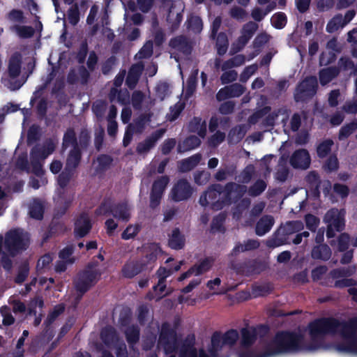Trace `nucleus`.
Instances as JSON below:
<instances>
[{
	"label": "nucleus",
	"instance_id": "052dcab7",
	"mask_svg": "<svg viewBox=\"0 0 357 357\" xmlns=\"http://www.w3.org/2000/svg\"><path fill=\"white\" fill-rule=\"evenodd\" d=\"M132 319V312L130 308L123 309L121 311L119 318V323L121 327H128Z\"/></svg>",
	"mask_w": 357,
	"mask_h": 357
},
{
	"label": "nucleus",
	"instance_id": "09e8293b",
	"mask_svg": "<svg viewBox=\"0 0 357 357\" xmlns=\"http://www.w3.org/2000/svg\"><path fill=\"white\" fill-rule=\"evenodd\" d=\"M75 247L73 245H68L64 248L61 250L59 252V257L62 259L67 261L69 264H73L75 262V259L71 257L74 253Z\"/></svg>",
	"mask_w": 357,
	"mask_h": 357
},
{
	"label": "nucleus",
	"instance_id": "c756f323",
	"mask_svg": "<svg viewBox=\"0 0 357 357\" xmlns=\"http://www.w3.org/2000/svg\"><path fill=\"white\" fill-rule=\"evenodd\" d=\"M202 160L200 153L194 154L180 161L178 169L181 172L185 173L196 167Z\"/></svg>",
	"mask_w": 357,
	"mask_h": 357
},
{
	"label": "nucleus",
	"instance_id": "774afa93",
	"mask_svg": "<svg viewBox=\"0 0 357 357\" xmlns=\"http://www.w3.org/2000/svg\"><path fill=\"white\" fill-rule=\"evenodd\" d=\"M306 227L312 232H315L319 225V218L312 214H307L305 216Z\"/></svg>",
	"mask_w": 357,
	"mask_h": 357
},
{
	"label": "nucleus",
	"instance_id": "f03ea898",
	"mask_svg": "<svg viewBox=\"0 0 357 357\" xmlns=\"http://www.w3.org/2000/svg\"><path fill=\"white\" fill-rule=\"evenodd\" d=\"M305 348L304 336L301 333L289 331L278 332L271 343L259 357H271L278 354L301 351Z\"/></svg>",
	"mask_w": 357,
	"mask_h": 357
},
{
	"label": "nucleus",
	"instance_id": "338daca9",
	"mask_svg": "<svg viewBox=\"0 0 357 357\" xmlns=\"http://www.w3.org/2000/svg\"><path fill=\"white\" fill-rule=\"evenodd\" d=\"M258 29V25L254 22H249L243 26L241 34L251 39Z\"/></svg>",
	"mask_w": 357,
	"mask_h": 357
},
{
	"label": "nucleus",
	"instance_id": "c03bdc74",
	"mask_svg": "<svg viewBox=\"0 0 357 357\" xmlns=\"http://www.w3.org/2000/svg\"><path fill=\"white\" fill-rule=\"evenodd\" d=\"M151 121L150 114H141L137 119H136L133 123H129L132 126V130L136 133H142L145 129L146 124Z\"/></svg>",
	"mask_w": 357,
	"mask_h": 357
},
{
	"label": "nucleus",
	"instance_id": "13d9d810",
	"mask_svg": "<svg viewBox=\"0 0 357 357\" xmlns=\"http://www.w3.org/2000/svg\"><path fill=\"white\" fill-rule=\"evenodd\" d=\"M270 36L266 33H259L252 42L254 50L261 51L262 47L269 41Z\"/></svg>",
	"mask_w": 357,
	"mask_h": 357
},
{
	"label": "nucleus",
	"instance_id": "ddd939ff",
	"mask_svg": "<svg viewBox=\"0 0 357 357\" xmlns=\"http://www.w3.org/2000/svg\"><path fill=\"white\" fill-rule=\"evenodd\" d=\"M345 212L337 208L329 209L324 217V221L327 225L334 227L337 231L341 232L345 227Z\"/></svg>",
	"mask_w": 357,
	"mask_h": 357
},
{
	"label": "nucleus",
	"instance_id": "a18cd8bd",
	"mask_svg": "<svg viewBox=\"0 0 357 357\" xmlns=\"http://www.w3.org/2000/svg\"><path fill=\"white\" fill-rule=\"evenodd\" d=\"M344 26V20L342 15L338 14L335 15L326 25V31L332 33L337 31L340 28Z\"/></svg>",
	"mask_w": 357,
	"mask_h": 357
},
{
	"label": "nucleus",
	"instance_id": "b1692460",
	"mask_svg": "<svg viewBox=\"0 0 357 357\" xmlns=\"http://www.w3.org/2000/svg\"><path fill=\"white\" fill-rule=\"evenodd\" d=\"M22 56L18 52L14 53L9 59L8 65V76L11 79L17 78L21 73Z\"/></svg>",
	"mask_w": 357,
	"mask_h": 357
},
{
	"label": "nucleus",
	"instance_id": "473e14b6",
	"mask_svg": "<svg viewBox=\"0 0 357 357\" xmlns=\"http://www.w3.org/2000/svg\"><path fill=\"white\" fill-rule=\"evenodd\" d=\"M54 150V147L52 144H49L47 146L43 147L35 146L31 150V159L41 161V160H45L49 155L52 153Z\"/></svg>",
	"mask_w": 357,
	"mask_h": 357
},
{
	"label": "nucleus",
	"instance_id": "bb28decb",
	"mask_svg": "<svg viewBox=\"0 0 357 357\" xmlns=\"http://www.w3.org/2000/svg\"><path fill=\"white\" fill-rule=\"evenodd\" d=\"M340 72V68L336 66H331L321 69L319 72V79L321 85L325 86L330 83L339 75Z\"/></svg>",
	"mask_w": 357,
	"mask_h": 357
},
{
	"label": "nucleus",
	"instance_id": "4c0bfd02",
	"mask_svg": "<svg viewBox=\"0 0 357 357\" xmlns=\"http://www.w3.org/2000/svg\"><path fill=\"white\" fill-rule=\"evenodd\" d=\"M44 210L43 204L39 199H36L29 206V214L31 218L41 220L43 218Z\"/></svg>",
	"mask_w": 357,
	"mask_h": 357
},
{
	"label": "nucleus",
	"instance_id": "1a4fd4ad",
	"mask_svg": "<svg viewBox=\"0 0 357 357\" xmlns=\"http://www.w3.org/2000/svg\"><path fill=\"white\" fill-rule=\"evenodd\" d=\"M269 331V327L267 325L260 324L257 327L250 326L243 327L241 329L240 344L243 348H250L256 342L258 335L264 337Z\"/></svg>",
	"mask_w": 357,
	"mask_h": 357
},
{
	"label": "nucleus",
	"instance_id": "9d476101",
	"mask_svg": "<svg viewBox=\"0 0 357 357\" xmlns=\"http://www.w3.org/2000/svg\"><path fill=\"white\" fill-rule=\"evenodd\" d=\"M206 195L210 201L211 208L213 211H219L222 209L227 204L225 200L226 191H225V186L221 184H213L206 191Z\"/></svg>",
	"mask_w": 357,
	"mask_h": 357
},
{
	"label": "nucleus",
	"instance_id": "0eeeda50",
	"mask_svg": "<svg viewBox=\"0 0 357 357\" xmlns=\"http://www.w3.org/2000/svg\"><path fill=\"white\" fill-rule=\"evenodd\" d=\"M177 333L171 324L165 321L161 324L158 344L161 346L166 354L173 353L176 348Z\"/></svg>",
	"mask_w": 357,
	"mask_h": 357
},
{
	"label": "nucleus",
	"instance_id": "4468645a",
	"mask_svg": "<svg viewBox=\"0 0 357 357\" xmlns=\"http://www.w3.org/2000/svg\"><path fill=\"white\" fill-rule=\"evenodd\" d=\"M169 46L185 56L190 55L193 50L192 41L185 35H179L171 38Z\"/></svg>",
	"mask_w": 357,
	"mask_h": 357
},
{
	"label": "nucleus",
	"instance_id": "e2e57ef3",
	"mask_svg": "<svg viewBox=\"0 0 357 357\" xmlns=\"http://www.w3.org/2000/svg\"><path fill=\"white\" fill-rule=\"evenodd\" d=\"M236 172V167H229L226 169H220L214 174V178L218 181H222L227 179V176H232Z\"/></svg>",
	"mask_w": 357,
	"mask_h": 357
},
{
	"label": "nucleus",
	"instance_id": "5fc2aeb1",
	"mask_svg": "<svg viewBox=\"0 0 357 357\" xmlns=\"http://www.w3.org/2000/svg\"><path fill=\"white\" fill-rule=\"evenodd\" d=\"M210 172L205 170H198L194 173L195 183L199 185H206L210 180Z\"/></svg>",
	"mask_w": 357,
	"mask_h": 357
},
{
	"label": "nucleus",
	"instance_id": "bf43d9fd",
	"mask_svg": "<svg viewBox=\"0 0 357 357\" xmlns=\"http://www.w3.org/2000/svg\"><path fill=\"white\" fill-rule=\"evenodd\" d=\"M197 82V70L192 73L186 82V96H191L195 91Z\"/></svg>",
	"mask_w": 357,
	"mask_h": 357
},
{
	"label": "nucleus",
	"instance_id": "f257e3e1",
	"mask_svg": "<svg viewBox=\"0 0 357 357\" xmlns=\"http://www.w3.org/2000/svg\"><path fill=\"white\" fill-rule=\"evenodd\" d=\"M309 334L312 340L320 335L340 333L342 337L349 340L346 344L339 347V349L347 352L357 350L356 335L357 332V317L348 321H339L334 317L317 319L308 324Z\"/></svg>",
	"mask_w": 357,
	"mask_h": 357
},
{
	"label": "nucleus",
	"instance_id": "37998d69",
	"mask_svg": "<svg viewBox=\"0 0 357 357\" xmlns=\"http://www.w3.org/2000/svg\"><path fill=\"white\" fill-rule=\"evenodd\" d=\"M75 169L65 166L64 169L58 176V184L61 188H65L69 183L70 179L75 173Z\"/></svg>",
	"mask_w": 357,
	"mask_h": 357
},
{
	"label": "nucleus",
	"instance_id": "f3484780",
	"mask_svg": "<svg viewBox=\"0 0 357 357\" xmlns=\"http://www.w3.org/2000/svg\"><path fill=\"white\" fill-rule=\"evenodd\" d=\"M146 268L143 260L137 259L126 262L122 267V275L126 278H133Z\"/></svg>",
	"mask_w": 357,
	"mask_h": 357
},
{
	"label": "nucleus",
	"instance_id": "412c9836",
	"mask_svg": "<svg viewBox=\"0 0 357 357\" xmlns=\"http://www.w3.org/2000/svg\"><path fill=\"white\" fill-rule=\"evenodd\" d=\"M144 70V66L141 63L132 65L128 70L126 79V84L130 89H133L139 82V79Z\"/></svg>",
	"mask_w": 357,
	"mask_h": 357
},
{
	"label": "nucleus",
	"instance_id": "49530a36",
	"mask_svg": "<svg viewBox=\"0 0 357 357\" xmlns=\"http://www.w3.org/2000/svg\"><path fill=\"white\" fill-rule=\"evenodd\" d=\"M271 22L272 26L277 29H283L287 22V17L284 13L278 12L275 13L271 19Z\"/></svg>",
	"mask_w": 357,
	"mask_h": 357
},
{
	"label": "nucleus",
	"instance_id": "a211bd4d",
	"mask_svg": "<svg viewBox=\"0 0 357 357\" xmlns=\"http://www.w3.org/2000/svg\"><path fill=\"white\" fill-rule=\"evenodd\" d=\"M92 227L91 221L86 213H82L75 222L74 233L75 236L83 238L86 236Z\"/></svg>",
	"mask_w": 357,
	"mask_h": 357
},
{
	"label": "nucleus",
	"instance_id": "8fccbe9b",
	"mask_svg": "<svg viewBox=\"0 0 357 357\" xmlns=\"http://www.w3.org/2000/svg\"><path fill=\"white\" fill-rule=\"evenodd\" d=\"M223 339V343L225 345L234 346L238 339L239 338V334L236 329H230L225 332L223 335L222 334Z\"/></svg>",
	"mask_w": 357,
	"mask_h": 357
},
{
	"label": "nucleus",
	"instance_id": "72a5a7b5",
	"mask_svg": "<svg viewBox=\"0 0 357 357\" xmlns=\"http://www.w3.org/2000/svg\"><path fill=\"white\" fill-rule=\"evenodd\" d=\"M178 357H209L204 349H200L199 354L195 347L191 344H183L179 351Z\"/></svg>",
	"mask_w": 357,
	"mask_h": 357
},
{
	"label": "nucleus",
	"instance_id": "79ce46f5",
	"mask_svg": "<svg viewBox=\"0 0 357 357\" xmlns=\"http://www.w3.org/2000/svg\"><path fill=\"white\" fill-rule=\"evenodd\" d=\"M334 142L331 139H326L320 142L317 146V154L319 158H325L331 151Z\"/></svg>",
	"mask_w": 357,
	"mask_h": 357
},
{
	"label": "nucleus",
	"instance_id": "20e7f679",
	"mask_svg": "<svg viewBox=\"0 0 357 357\" xmlns=\"http://www.w3.org/2000/svg\"><path fill=\"white\" fill-rule=\"evenodd\" d=\"M70 146L72 149L67 155L66 166L76 170L80 164L82 152L78 144L76 132L73 128H68L63 137L62 149H66Z\"/></svg>",
	"mask_w": 357,
	"mask_h": 357
},
{
	"label": "nucleus",
	"instance_id": "58836bf2",
	"mask_svg": "<svg viewBox=\"0 0 357 357\" xmlns=\"http://www.w3.org/2000/svg\"><path fill=\"white\" fill-rule=\"evenodd\" d=\"M11 30L15 31L20 38H31L34 36L35 29L31 26L14 25Z\"/></svg>",
	"mask_w": 357,
	"mask_h": 357
},
{
	"label": "nucleus",
	"instance_id": "603ef678",
	"mask_svg": "<svg viewBox=\"0 0 357 357\" xmlns=\"http://www.w3.org/2000/svg\"><path fill=\"white\" fill-rule=\"evenodd\" d=\"M250 205V200L248 198L242 199L235 206L233 211V217L240 218L244 211L248 209Z\"/></svg>",
	"mask_w": 357,
	"mask_h": 357
},
{
	"label": "nucleus",
	"instance_id": "6e6552de",
	"mask_svg": "<svg viewBox=\"0 0 357 357\" xmlns=\"http://www.w3.org/2000/svg\"><path fill=\"white\" fill-rule=\"evenodd\" d=\"M318 88L317 79L315 76H308L301 82L296 86L294 95L296 102H303L312 98Z\"/></svg>",
	"mask_w": 357,
	"mask_h": 357
},
{
	"label": "nucleus",
	"instance_id": "f704fd0d",
	"mask_svg": "<svg viewBox=\"0 0 357 357\" xmlns=\"http://www.w3.org/2000/svg\"><path fill=\"white\" fill-rule=\"evenodd\" d=\"M162 252L161 248L158 243H151L148 246V252L140 260H143L145 266L147 267L149 264L155 262L157 260L158 255Z\"/></svg>",
	"mask_w": 357,
	"mask_h": 357
},
{
	"label": "nucleus",
	"instance_id": "2f4dec72",
	"mask_svg": "<svg viewBox=\"0 0 357 357\" xmlns=\"http://www.w3.org/2000/svg\"><path fill=\"white\" fill-rule=\"evenodd\" d=\"M224 345L225 344L223 343L221 332H214L211 336V346L208 348L211 356L218 357V352L222 350Z\"/></svg>",
	"mask_w": 357,
	"mask_h": 357
},
{
	"label": "nucleus",
	"instance_id": "6ab92c4d",
	"mask_svg": "<svg viewBox=\"0 0 357 357\" xmlns=\"http://www.w3.org/2000/svg\"><path fill=\"white\" fill-rule=\"evenodd\" d=\"M305 181L311 195L317 199L320 197L321 179L319 174L316 171H310L305 176Z\"/></svg>",
	"mask_w": 357,
	"mask_h": 357
},
{
	"label": "nucleus",
	"instance_id": "393cba45",
	"mask_svg": "<svg viewBox=\"0 0 357 357\" xmlns=\"http://www.w3.org/2000/svg\"><path fill=\"white\" fill-rule=\"evenodd\" d=\"M100 339L106 347L111 348L117 342L119 338L115 328L112 326H107L101 330Z\"/></svg>",
	"mask_w": 357,
	"mask_h": 357
},
{
	"label": "nucleus",
	"instance_id": "7ed1b4c3",
	"mask_svg": "<svg viewBox=\"0 0 357 357\" xmlns=\"http://www.w3.org/2000/svg\"><path fill=\"white\" fill-rule=\"evenodd\" d=\"M99 263L93 260L87 264L85 268L78 273L75 287L82 295L87 292L99 280L102 273L96 269Z\"/></svg>",
	"mask_w": 357,
	"mask_h": 357
},
{
	"label": "nucleus",
	"instance_id": "c85d7f7f",
	"mask_svg": "<svg viewBox=\"0 0 357 357\" xmlns=\"http://www.w3.org/2000/svg\"><path fill=\"white\" fill-rule=\"evenodd\" d=\"M123 333L130 348H132L139 342L140 339V328L138 325L131 324V326L126 328Z\"/></svg>",
	"mask_w": 357,
	"mask_h": 357
},
{
	"label": "nucleus",
	"instance_id": "4d7b16f0",
	"mask_svg": "<svg viewBox=\"0 0 357 357\" xmlns=\"http://www.w3.org/2000/svg\"><path fill=\"white\" fill-rule=\"evenodd\" d=\"M91 143V134L86 129H82L79 134L78 144L81 150H86Z\"/></svg>",
	"mask_w": 357,
	"mask_h": 357
},
{
	"label": "nucleus",
	"instance_id": "c9c22d12",
	"mask_svg": "<svg viewBox=\"0 0 357 357\" xmlns=\"http://www.w3.org/2000/svg\"><path fill=\"white\" fill-rule=\"evenodd\" d=\"M214 259L211 257H207L200 260L198 264H195L192 266L193 268L195 275H200L207 271H208L213 263Z\"/></svg>",
	"mask_w": 357,
	"mask_h": 357
},
{
	"label": "nucleus",
	"instance_id": "aec40b11",
	"mask_svg": "<svg viewBox=\"0 0 357 357\" xmlns=\"http://www.w3.org/2000/svg\"><path fill=\"white\" fill-rule=\"evenodd\" d=\"M185 245V236L181 231L180 229L175 227L169 235L168 246L175 250H180L184 248Z\"/></svg>",
	"mask_w": 357,
	"mask_h": 357
},
{
	"label": "nucleus",
	"instance_id": "7c9ffc66",
	"mask_svg": "<svg viewBox=\"0 0 357 357\" xmlns=\"http://www.w3.org/2000/svg\"><path fill=\"white\" fill-rule=\"evenodd\" d=\"M201 144L200 139L195 135L187 137L182 142H180L177 146V152L182 153L191 151L199 146Z\"/></svg>",
	"mask_w": 357,
	"mask_h": 357
},
{
	"label": "nucleus",
	"instance_id": "0e129e2a",
	"mask_svg": "<svg viewBox=\"0 0 357 357\" xmlns=\"http://www.w3.org/2000/svg\"><path fill=\"white\" fill-rule=\"evenodd\" d=\"M140 227L139 225H129L121 234V238L129 240L134 238L139 232Z\"/></svg>",
	"mask_w": 357,
	"mask_h": 357
},
{
	"label": "nucleus",
	"instance_id": "4be33fe9",
	"mask_svg": "<svg viewBox=\"0 0 357 357\" xmlns=\"http://www.w3.org/2000/svg\"><path fill=\"white\" fill-rule=\"evenodd\" d=\"M225 191H226L225 200L227 204H231L232 198L231 194L233 192L236 193V198H241L247 191V187L244 185L236 183L234 182H229L225 185Z\"/></svg>",
	"mask_w": 357,
	"mask_h": 357
},
{
	"label": "nucleus",
	"instance_id": "e433bc0d",
	"mask_svg": "<svg viewBox=\"0 0 357 357\" xmlns=\"http://www.w3.org/2000/svg\"><path fill=\"white\" fill-rule=\"evenodd\" d=\"M215 47L217 54L219 56H223L226 54L229 47V40L225 32H220L215 37Z\"/></svg>",
	"mask_w": 357,
	"mask_h": 357
},
{
	"label": "nucleus",
	"instance_id": "ea45409f",
	"mask_svg": "<svg viewBox=\"0 0 357 357\" xmlns=\"http://www.w3.org/2000/svg\"><path fill=\"white\" fill-rule=\"evenodd\" d=\"M357 129V119H353L351 122L344 125L339 130L338 139L342 141L347 139Z\"/></svg>",
	"mask_w": 357,
	"mask_h": 357
},
{
	"label": "nucleus",
	"instance_id": "864d4df0",
	"mask_svg": "<svg viewBox=\"0 0 357 357\" xmlns=\"http://www.w3.org/2000/svg\"><path fill=\"white\" fill-rule=\"evenodd\" d=\"M188 29L195 33H199L203 28L202 20L199 16H191L187 20Z\"/></svg>",
	"mask_w": 357,
	"mask_h": 357
},
{
	"label": "nucleus",
	"instance_id": "39448f33",
	"mask_svg": "<svg viewBox=\"0 0 357 357\" xmlns=\"http://www.w3.org/2000/svg\"><path fill=\"white\" fill-rule=\"evenodd\" d=\"M29 245V239L20 229L9 230L5 235L3 247L5 250L14 257L26 250Z\"/></svg>",
	"mask_w": 357,
	"mask_h": 357
},
{
	"label": "nucleus",
	"instance_id": "a19ab883",
	"mask_svg": "<svg viewBox=\"0 0 357 357\" xmlns=\"http://www.w3.org/2000/svg\"><path fill=\"white\" fill-rule=\"evenodd\" d=\"M114 203L109 198H105L96 209L97 215H110L112 214Z\"/></svg>",
	"mask_w": 357,
	"mask_h": 357
},
{
	"label": "nucleus",
	"instance_id": "cd10ccee",
	"mask_svg": "<svg viewBox=\"0 0 357 357\" xmlns=\"http://www.w3.org/2000/svg\"><path fill=\"white\" fill-rule=\"evenodd\" d=\"M332 255L331 250L327 244H319L312 248L311 257L315 260L328 261Z\"/></svg>",
	"mask_w": 357,
	"mask_h": 357
},
{
	"label": "nucleus",
	"instance_id": "f8f14e48",
	"mask_svg": "<svg viewBox=\"0 0 357 357\" xmlns=\"http://www.w3.org/2000/svg\"><path fill=\"white\" fill-rule=\"evenodd\" d=\"M169 182V178L167 175L161 176L153 181L150 192L149 206L151 208L155 209L159 206Z\"/></svg>",
	"mask_w": 357,
	"mask_h": 357
},
{
	"label": "nucleus",
	"instance_id": "423d86ee",
	"mask_svg": "<svg viewBox=\"0 0 357 357\" xmlns=\"http://www.w3.org/2000/svg\"><path fill=\"white\" fill-rule=\"evenodd\" d=\"M229 267L238 275L251 276L264 271L266 269V264L257 259H246L241 262L231 259Z\"/></svg>",
	"mask_w": 357,
	"mask_h": 357
},
{
	"label": "nucleus",
	"instance_id": "5701e85b",
	"mask_svg": "<svg viewBox=\"0 0 357 357\" xmlns=\"http://www.w3.org/2000/svg\"><path fill=\"white\" fill-rule=\"evenodd\" d=\"M275 223L273 217L271 215H264L259 218L255 226V234L262 236L268 233Z\"/></svg>",
	"mask_w": 357,
	"mask_h": 357
},
{
	"label": "nucleus",
	"instance_id": "a878e982",
	"mask_svg": "<svg viewBox=\"0 0 357 357\" xmlns=\"http://www.w3.org/2000/svg\"><path fill=\"white\" fill-rule=\"evenodd\" d=\"M112 215L119 220L128 222L130 219V213L128 204L126 202L114 203Z\"/></svg>",
	"mask_w": 357,
	"mask_h": 357
},
{
	"label": "nucleus",
	"instance_id": "6e6d98bb",
	"mask_svg": "<svg viewBox=\"0 0 357 357\" xmlns=\"http://www.w3.org/2000/svg\"><path fill=\"white\" fill-rule=\"evenodd\" d=\"M67 17L69 23L75 26L79 22V11L77 4H75L69 8L67 12Z\"/></svg>",
	"mask_w": 357,
	"mask_h": 357
},
{
	"label": "nucleus",
	"instance_id": "69168bd1",
	"mask_svg": "<svg viewBox=\"0 0 357 357\" xmlns=\"http://www.w3.org/2000/svg\"><path fill=\"white\" fill-rule=\"evenodd\" d=\"M350 236L347 233H342L337 238V250L345 252L349 249Z\"/></svg>",
	"mask_w": 357,
	"mask_h": 357
},
{
	"label": "nucleus",
	"instance_id": "de8ad7c7",
	"mask_svg": "<svg viewBox=\"0 0 357 357\" xmlns=\"http://www.w3.org/2000/svg\"><path fill=\"white\" fill-rule=\"evenodd\" d=\"M266 183L262 179L257 180L248 189V194L251 197H257L265 191Z\"/></svg>",
	"mask_w": 357,
	"mask_h": 357
},
{
	"label": "nucleus",
	"instance_id": "2eb2a0df",
	"mask_svg": "<svg viewBox=\"0 0 357 357\" xmlns=\"http://www.w3.org/2000/svg\"><path fill=\"white\" fill-rule=\"evenodd\" d=\"M311 162L310 156L306 149L296 150L291 155L289 163L294 169H307Z\"/></svg>",
	"mask_w": 357,
	"mask_h": 357
},
{
	"label": "nucleus",
	"instance_id": "dca6fc26",
	"mask_svg": "<svg viewBox=\"0 0 357 357\" xmlns=\"http://www.w3.org/2000/svg\"><path fill=\"white\" fill-rule=\"evenodd\" d=\"M165 132V130L158 129L153 132L151 136L146 137L143 142L137 144L136 151L138 154H144L149 152L153 149L157 141L162 137Z\"/></svg>",
	"mask_w": 357,
	"mask_h": 357
},
{
	"label": "nucleus",
	"instance_id": "9b49d317",
	"mask_svg": "<svg viewBox=\"0 0 357 357\" xmlns=\"http://www.w3.org/2000/svg\"><path fill=\"white\" fill-rule=\"evenodd\" d=\"M194 188L186 178H179L173 185L169 197L175 202L187 201L192 197Z\"/></svg>",
	"mask_w": 357,
	"mask_h": 357
},
{
	"label": "nucleus",
	"instance_id": "3c124183",
	"mask_svg": "<svg viewBox=\"0 0 357 357\" xmlns=\"http://www.w3.org/2000/svg\"><path fill=\"white\" fill-rule=\"evenodd\" d=\"M64 311L65 305L63 303H60L55 305L53 308V310L48 314L45 322L47 324V325L52 324L59 316L63 313Z\"/></svg>",
	"mask_w": 357,
	"mask_h": 357
},
{
	"label": "nucleus",
	"instance_id": "680f3d73",
	"mask_svg": "<svg viewBox=\"0 0 357 357\" xmlns=\"http://www.w3.org/2000/svg\"><path fill=\"white\" fill-rule=\"evenodd\" d=\"M225 218L226 216L222 213H220L218 215L213 217L211 224V229L213 231H224L225 228L223 227V223L225 220Z\"/></svg>",
	"mask_w": 357,
	"mask_h": 357
}]
</instances>
